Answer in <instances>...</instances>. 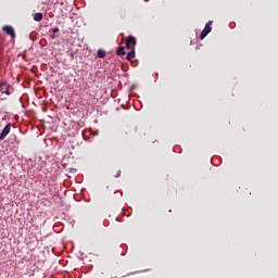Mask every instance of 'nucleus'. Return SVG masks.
<instances>
[{"instance_id": "1", "label": "nucleus", "mask_w": 278, "mask_h": 278, "mask_svg": "<svg viewBox=\"0 0 278 278\" xmlns=\"http://www.w3.org/2000/svg\"><path fill=\"white\" fill-rule=\"evenodd\" d=\"M212 24H213V22H207V24H205V28L202 30V33L200 35L201 40H203L211 33Z\"/></svg>"}, {"instance_id": "2", "label": "nucleus", "mask_w": 278, "mask_h": 278, "mask_svg": "<svg viewBox=\"0 0 278 278\" xmlns=\"http://www.w3.org/2000/svg\"><path fill=\"white\" fill-rule=\"evenodd\" d=\"M2 30L10 36L12 39L16 38V33L13 28V26H3Z\"/></svg>"}, {"instance_id": "3", "label": "nucleus", "mask_w": 278, "mask_h": 278, "mask_svg": "<svg viewBox=\"0 0 278 278\" xmlns=\"http://www.w3.org/2000/svg\"><path fill=\"white\" fill-rule=\"evenodd\" d=\"M12 124H8L0 134V141L4 140L11 132Z\"/></svg>"}, {"instance_id": "4", "label": "nucleus", "mask_w": 278, "mask_h": 278, "mask_svg": "<svg viewBox=\"0 0 278 278\" xmlns=\"http://www.w3.org/2000/svg\"><path fill=\"white\" fill-rule=\"evenodd\" d=\"M136 45H137L136 37H131V35L127 37L126 49L131 50L134 49L132 47H136Z\"/></svg>"}, {"instance_id": "5", "label": "nucleus", "mask_w": 278, "mask_h": 278, "mask_svg": "<svg viewBox=\"0 0 278 278\" xmlns=\"http://www.w3.org/2000/svg\"><path fill=\"white\" fill-rule=\"evenodd\" d=\"M0 87H1L2 93H5L7 96H11V92H10L11 85H9L5 81H1Z\"/></svg>"}, {"instance_id": "6", "label": "nucleus", "mask_w": 278, "mask_h": 278, "mask_svg": "<svg viewBox=\"0 0 278 278\" xmlns=\"http://www.w3.org/2000/svg\"><path fill=\"white\" fill-rule=\"evenodd\" d=\"M136 58V48H131L130 49V52H128L127 56H126V60L128 61H131Z\"/></svg>"}, {"instance_id": "7", "label": "nucleus", "mask_w": 278, "mask_h": 278, "mask_svg": "<svg viewBox=\"0 0 278 278\" xmlns=\"http://www.w3.org/2000/svg\"><path fill=\"white\" fill-rule=\"evenodd\" d=\"M43 20V13H35L34 21L41 22Z\"/></svg>"}, {"instance_id": "8", "label": "nucleus", "mask_w": 278, "mask_h": 278, "mask_svg": "<svg viewBox=\"0 0 278 278\" xmlns=\"http://www.w3.org/2000/svg\"><path fill=\"white\" fill-rule=\"evenodd\" d=\"M125 46H119L117 48V55H125Z\"/></svg>"}, {"instance_id": "9", "label": "nucleus", "mask_w": 278, "mask_h": 278, "mask_svg": "<svg viewBox=\"0 0 278 278\" xmlns=\"http://www.w3.org/2000/svg\"><path fill=\"white\" fill-rule=\"evenodd\" d=\"M98 58H105V50H98Z\"/></svg>"}, {"instance_id": "10", "label": "nucleus", "mask_w": 278, "mask_h": 278, "mask_svg": "<svg viewBox=\"0 0 278 278\" xmlns=\"http://www.w3.org/2000/svg\"><path fill=\"white\" fill-rule=\"evenodd\" d=\"M60 31V28L55 27V28H52V33L53 34H58Z\"/></svg>"}, {"instance_id": "11", "label": "nucleus", "mask_w": 278, "mask_h": 278, "mask_svg": "<svg viewBox=\"0 0 278 278\" xmlns=\"http://www.w3.org/2000/svg\"><path fill=\"white\" fill-rule=\"evenodd\" d=\"M51 39L52 40H55L56 39V35L54 34V35H51Z\"/></svg>"}, {"instance_id": "12", "label": "nucleus", "mask_w": 278, "mask_h": 278, "mask_svg": "<svg viewBox=\"0 0 278 278\" xmlns=\"http://www.w3.org/2000/svg\"><path fill=\"white\" fill-rule=\"evenodd\" d=\"M72 172H77V169H72Z\"/></svg>"}, {"instance_id": "13", "label": "nucleus", "mask_w": 278, "mask_h": 278, "mask_svg": "<svg viewBox=\"0 0 278 278\" xmlns=\"http://www.w3.org/2000/svg\"><path fill=\"white\" fill-rule=\"evenodd\" d=\"M72 172H77V169H72Z\"/></svg>"}]
</instances>
